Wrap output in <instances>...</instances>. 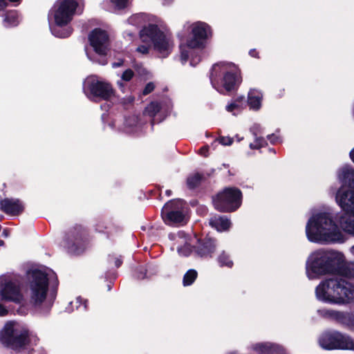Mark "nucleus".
I'll return each instance as SVG.
<instances>
[{
  "label": "nucleus",
  "mask_w": 354,
  "mask_h": 354,
  "mask_svg": "<svg viewBox=\"0 0 354 354\" xmlns=\"http://www.w3.org/2000/svg\"><path fill=\"white\" fill-rule=\"evenodd\" d=\"M171 190H167V191H166V194H167V196H170V195H171Z\"/></svg>",
  "instance_id": "13d9d810"
},
{
  "label": "nucleus",
  "mask_w": 354,
  "mask_h": 354,
  "mask_svg": "<svg viewBox=\"0 0 354 354\" xmlns=\"http://www.w3.org/2000/svg\"><path fill=\"white\" fill-rule=\"evenodd\" d=\"M134 75V73L131 69L126 70L122 75L121 78L122 80L129 82Z\"/></svg>",
  "instance_id": "72a5a7b5"
},
{
  "label": "nucleus",
  "mask_w": 354,
  "mask_h": 354,
  "mask_svg": "<svg viewBox=\"0 0 354 354\" xmlns=\"http://www.w3.org/2000/svg\"><path fill=\"white\" fill-rule=\"evenodd\" d=\"M90 45L95 55L87 53L88 58L94 63L105 65L108 63L107 53L110 49V41L108 33L100 28H95L88 35Z\"/></svg>",
  "instance_id": "9d476101"
},
{
  "label": "nucleus",
  "mask_w": 354,
  "mask_h": 354,
  "mask_svg": "<svg viewBox=\"0 0 354 354\" xmlns=\"http://www.w3.org/2000/svg\"><path fill=\"white\" fill-rule=\"evenodd\" d=\"M342 274L349 279H354V262L344 265L342 268Z\"/></svg>",
  "instance_id": "c756f323"
},
{
  "label": "nucleus",
  "mask_w": 354,
  "mask_h": 354,
  "mask_svg": "<svg viewBox=\"0 0 354 354\" xmlns=\"http://www.w3.org/2000/svg\"><path fill=\"white\" fill-rule=\"evenodd\" d=\"M253 348L260 354H286L283 348L270 343L257 344Z\"/></svg>",
  "instance_id": "4be33fe9"
},
{
  "label": "nucleus",
  "mask_w": 354,
  "mask_h": 354,
  "mask_svg": "<svg viewBox=\"0 0 354 354\" xmlns=\"http://www.w3.org/2000/svg\"><path fill=\"white\" fill-rule=\"evenodd\" d=\"M219 142L225 146L230 145L233 142V139L230 137H221L218 140Z\"/></svg>",
  "instance_id": "58836bf2"
},
{
  "label": "nucleus",
  "mask_w": 354,
  "mask_h": 354,
  "mask_svg": "<svg viewBox=\"0 0 354 354\" xmlns=\"http://www.w3.org/2000/svg\"><path fill=\"white\" fill-rule=\"evenodd\" d=\"M244 99H245V97L243 96H240V97H236L235 100H239V103L240 104H241V106L243 107V102H244Z\"/></svg>",
  "instance_id": "8fccbe9b"
},
{
  "label": "nucleus",
  "mask_w": 354,
  "mask_h": 354,
  "mask_svg": "<svg viewBox=\"0 0 354 354\" xmlns=\"http://www.w3.org/2000/svg\"><path fill=\"white\" fill-rule=\"evenodd\" d=\"M328 314L330 316L335 317L337 319H340L344 316L343 313L337 312V311H334V310L328 311Z\"/></svg>",
  "instance_id": "a19ab883"
},
{
  "label": "nucleus",
  "mask_w": 354,
  "mask_h": 354,
  "mask_svg": "<svg viewBox=\"0 0 354 354\" xmlns=\"http://www.w3.org/2000/svg\"><path fill=\"white\" fill-rule=\"evenodd\" d=\"M11 3H17L16 5H18L20 3V2L21 1V0H8Z\"/></svg>",
  "instance_id": "6e6d98bb"
},
{
  "label": "nucleus",
  "mask_w": 354,
  "mask_h": 354,
  "mask_svg": "<svg viewBox=\"0 0 354 354\" xmlns=\"http://www.w3.org/2000/svg\"><path fill=\"white\" fill-rule=\"evenodd\" d=\"M149 47L147 45H141L136 48L137 52L143 55L147 54L149 53Z\"/></svg>",
  "instance_id": "ea45409f"
},
{
  "label": "nucleus",
  "mask_w": 354,
  "mask_h": 354,
  "mask_svg": "<svg viewBox=\"0 0 354 354\" xmlns=\"http://www.w3.org/2000/svg\"><path fill=\"white\" fill-rule=\"evenodd\" d=\"M75 305H76V308L77 309H78L79 308H81V306L82 305V308L84 310H86L87 308V301L86 300H83V299H82L80 297H78L76 298L75 299Z\"/></svg>",
  "instance_id": "f704fd0d"
},
{
  "label": "nucleus",
  "mask_w": 354,
  "mask_h": 354,
  "mask_svg": "<svg viewBox=\"0 0 354 354\" xmlns=\"http://www.w3.org/2000/svg\"><path fill=\"white\" fill-rule=\"evenodd\" d=\"M315 292L319 300L331 304H348L354 300V286L342 278L322 281Z\"/></svg>",
  "instance_id": "20e7f679"
},
{
  "label": "nucleus",
  "mask_w": 354,
  "mask_h": 354,
  "mask_svg": "<svg viewBox=\"0 0 354 354\" xmlns=\"http://www.w3.org/2000/svg\"><path fill=\"white\" fill-rule=\"evenodd\" d=\"M86 232L81 225L74 226L67 234L66 246L68 252L80 254L85 248Z\"/></svg>",
  "instance_id": "dca6fc26"
},
{
  "label": "nucleus",
  "mask_w": 354,
  "mask_h": 354,
  "mask_svg": "<svg viewBox=\"0 0 354 354\" xmlns=\"http://www.w3.org/2000/svg\"><path fill=\"white\" fill-rule=\"evenodd\" d=\"M122 64H123V61L122 60H120L118 62H113L112 64V67L113 68H118V67L121 66Z\"/></svg>",
  "instance_id": "49530a36"
},
{
  "label": "nucleus",
  "mask_w": 354,
  "mask_h": 354,
  "mask_svg": "<svg viewBox=\"0 0 354 354\" xmlns=\"http://www.w3.org/2000/svg\"><path fill=\"white\" fill-rule=\"evenodd\" d=\"M343 256L332 251L319 250L313 252L306 263V274L310 279L335 273L340 268Z\"/></svg>",
  "instance_id": "39448f33"
},
{
  "label": "nucleus",
  "mask_w": 354,
  "mask_h": 354,
  "mask_svg": "<svg viewBox=\"0 0 354 354\" xmlns=\"http://www.w3.org/2000/svg\"><path fill=\"white\" fill-rule=\"evenodd\" d=\"M122 263V261L120 258H115V265L117 268H119Z\"/></svg>",
  "instance_id": "de8ad7c7"
},
{
  "label": "nucleus",
  "mask_w": 354,
  "mask_h": 354,
  "mask_svg": "<svg viewBox=\"0 0 354 354\" xmlns=\"http://www.w3.org/2000/svg\"><path fill=\"white\" fill-rule=\"evenodd\" d=\"M8 6V2L7 0H0V10H4Z\"/></svg>",
  "instance_id": "c03bdc74"
},
{
  "label": "nucleus",
  "mask_w": 354,
  "mask_h": 354,
  "mask_svg": "<svg viewBox=\"0 0 354 354\" xmlns=\"http://www.w3.org/2000/svg\"><path fill=\"white\" fill-rule=\"evenodd\" d=\"M250 131L252 133L254 137H257L258 134L261 133V127L258 124H254L251 128Z\"/></svg>",
  "instance_id": "4c0bfd02"
},
{
  "label": "nucleus",
  "mask_w": 354,
  "mask_h": 354,
  "mask_svg": "<svg viewBox=\"0 0 354 354\" xmlns=\"http://www.w3.org/2000/svg\"><path fill=\"white\" fill-rule=\"evenodd\" d=\"M319 345L327 350H353L354 341L347 335L337 331L324 333L319 339Z\"/></svg>",
  "instance_id": "4468645a"
},
{
  "label": "nucleus",
  "mask_w": 354,
  "mask_h": 354,
  "mask_svg": "<svg viewBox=\"0 0 354 354\" xmlns=\"http://www.w3.org/2000/svg\"><path fill=\"white\" fill-rule=\"evenodd\" d=\"M242 193L235 187H227L213 198L216 209L221 212H230L237 209L241 204Z\"/></svg>",
  "instance_id": "f8f14e48"
},
{
  "label": "nucleus",
  "mask_w": 354,
  "mask_h": 354,
  "mask_svg": "<svg viewBox=\"0 0 354 354\" xmlns=\"http://www.w3.org/2000/svg\"><path fill=\"white\" fill-rule=\"evenodd\" d=\"M351 252H352L353 254H354V245L351 247Z\"/></svg>",
  "instance_id": "bf43d9fd"
},
{
  "label": "nucleus",
  "mask_w": 354,
  "mask_h": 354,
  "mask_svg": "<svg viewBox=\"0 0 354 354\" xmlns=\"http://www.w3.org/2000/svg\"><path fill=\"white\" fill-rule=\"evenodd\" d=\"M0 339L3 345L18 351L27 348L29 344H36L39 340L26 327L15 322L5 325Z\"/></svg>",
  "instance_id": "0eeeda50"
},
{
  "label": "nucleus",
  "mask_w": 354,
  "mask_h": 354,
  "mask_svg": "<svg viewBox=\"0 0 354 354\" xmlns=\"http://www.w3.org/2000/svg\"><path fill=\"white\" fill-rule=\"evenodd\" d=\"M8 313V310L2 304H0V316H5Z\"/></svg>",
  "instance_id": "a18cd8bd"
},
{
  "label": "nucleus",
  "mask_w": 354,
  "mask_h": 354,
  "mask_svg": "<svg viewBox=\"0 0 354 354\" xmlns=\"http://www.w3.org/2000/svg\"><path fill=\"white\" fill-rule=\"evenodd\" d=\"M153 124H154V120H153L151 121V124H152V125H153Z\"/></svg>",
  "instance_id": "680f3d73"
},
{
  "label": "nucleus",
  "mask_w": 354,
  "mask_h": 354,
  "mask_svg": "<svg viewBox=\"0 0 354 354\" xmlns=\"http://www.w3.org/2000/svg\"><path fill=\"white\" fill-rule=\"evenodd\" d=\"M242 108L241 104L239 103V100H234L226 106V110L228 112H234L235 110H241Z\"/></svg>",
  "instance_id": "473e14b6"
},
{
  "label": "nucleus",
  "mask_w": 354,
  "mask_h": 354,
  "mask_svg": "<svg viewBox=\"0 0 354 354\" xmlns=\"http://www.w3.org/2000/svg\"><path fill=\"white\" fill-rule=\"evenodd\" d=\"M96 230H97L99 232H104V230H103L102 227L100 224L97 225Z\"/></svg>",
  "instance_id": "603ef678"
},
{
  "label": "nucleus",
  "mask_w": 354,
  "mask_h": 354,
  "mask_svg": "<svg viewBox=\"0 0 354 354\" xmlns=\"http://www.w3.org/2000/svg\"><path fill=\"white\" fill-rule=\"evenodd\" d=\"M106 233L108 234V236H109L110 232H106Z\"/></svg>",
  "instance_id": "e2e57ef3"
},
{
  "label": "nucleus",
  "mask_w": 354,
  "mask_h": 354,
  "mask_svg": "<svg viewBox=\"0 0 354 354\" xmlns=\"http://www.w3.org/2000/svg\"><path fill=\"white\" fill-rule=\"evenodd\" d=\"M142 42L153 44L154 49L162 56H168L174 46L171 35L160 30L157 25L149 24L140 32Z\"/></svg>",
  "instance_id": "1a4fd4ad"
},
{
  "label": "nucleus",
  "mask_w": 354,
  "mask_h": 354,
  "mask_svg": "<svg viewBox=\"0 0 354 354\" xmlns=\"http://www.w3.org/2000/svg\"><path fill=\"white\" fill-rule=\"evenodd\" d=\"M169 237L174 241L171 249H176L179 255L188 257L192 252L188 236L183 231L169 234Z\"/></svg>",
  "instance_id": "a211bd4d"
},
{
  "label": "nucleus",
  "mask_w": 354,
  "mask_h": 354,
  "mask_svg": "<svg viewBox=\"0 0 354 354\" xmlns=\"http://www.w3.org/2000/svg\"><path fill=\"white\" fill-rule=\"evenodd\" d=\"M268 139L272 144H275L278 142L279 138L274 134L268 136Z\"/></svg>",
  "instance_id": "37998d69"
},
{
  "label": "nucleus",
  "mask_w": 354,
  "mask_h": 354,
  "mask_svg": "<svg viewBox=\"0 0 354 354\" xmlns=\"http://www.w3.org/2000/svg\"><path fill=\"white\" fill-rule=\"evenodd\" d=\"M145 21V15L143 14H136L129 18V24L133 26H140Z\"/></svg>",
  "instance_id": "7c9ffc66"
},
{
  "label": "nucleus",
  "mask_w": 354,
  "mask_h": 354,
  "mask_svg": "<svg viewBox=\"0 0 354 354\" xmlns=\"http://www.w3.org/2000/svg\"><path fill=\"white\" fill-rule=\"evenodd\" d=\"M217 261L221 267L226 266L231 268L233 266V261L230 259V255L223 251L217 257Z\"/></svg>",
  "instance_id": "a878e982"
},
{
  "label": "nucleus",
  "mask_w": 354,
  "mask_h": 354,
  "mask_svg": "<svg viewBox=\"0 0 354 354\" xmlns=\"http://www.w3.org/2000/svg\"><path fill=\"white\" fill-rule=\"evenodd\" d=\"M209 223L212 227L219 232L227 230L231 225L230 221L226 216L218 215L211 217Z\"/></svg>",
  "instance_id": "5701e85b"
},
{
  "label": "nucleus",
  "mask_w": 354,
  "mask_h": 354,
  "mask_svg": "<svg viewBox=\"0 0 354 354\" xmlns=\"http://www.w3.org/2000/svg\"><path fill=\"white\" fill-rule=\"evenodd\" d=\"M337 221L345 232L354 235V212H343Z\"/></svg>",
  "instance_id": "412c9836"
},
{
  "label": "nucleus",
  "mask_w": 354,
  "mask_h": 354,
  "mask_svg": "<svg viewBox=\"0 0 354 354\" xmlns=\"http://www.w3.org/2000/svg\"><path fill=\"white\" fill-rule=\"evenodd\" d=\"M249 54L254 57H256L257 56V52L256 51L255 49L250 50Z\"/></svg>",
  "instance_id": "3c124183"
},
{
  "label": "nucleus",
  "mask_w": 354,
  "mask_h": 354,
  "mask_svg": "<svg viewBox=\"0 0 354 354\" xmlns=\"http://www.w3.org/2000/svg\"><path fill=\"white\" fill-rule=\"evenodd\" d=\"M337 179L342 183L335 201L344 212H354V169L345 165L337 171Z\"/></svg>",
  "instance_id": "6e6552de"
},
{
  "label": "nucleus",
  "mask_w": 354,
  "mask_h": 354,
  "mask_svg": "<svg viewBox=\"0 0 354 354\" xmlns=\"http://www.w3.org/2000/svg\"><path fill=\"white\" fill-rule=\"evenodd\" d=\"M198 273L195 270H189L183 277V285L185 286L192 285L197 278Z\"/></svg>",
  "instance_id": "bb28decb"
},
{
  "label": "nucleus",
  "mask_w": 354,
  "mask_h": 354,
  "mask_svg": "<svg viewBox=\"0 0 354 354\" xmlns=\"http://www.w3.org/2000/svg\"><path fill=\"white\" fill-rule=\"evenodd\" d=\"M0 295L1 299L21 304L24 296L21 291V281L14 274L0 277Z\"/></svg>",
  "instance_id": "ddd939ff"
},
{
  "label": "nucleus",
  "mask_w": 354,
  "mask_h": 354,
  "mask_svg": "<svg viewBox=\"0 0 354 354\" xmlns=\"http://www.w3.org/2000/svg\"><path fill=\"white\" fill-rule=\"evenodd\" d=\"M202 176L199 174H195L187 178V184L190 189H194L197 187L201 181Z\"/></svg>",
  "instance_id": "cd10ccee"
},
{
  "label": "nucleus",
  "mask_w": 354,
  "mask_h": 354,
  "mask_svg": "<svg viewBox=\"0 0 354 354\" xmlns=\"http://www.w3.org/2000/svg\"><path fill=\"white\" fill-rule=\"evenodd\" d=\"M199 61H200L199 58L195 59L194 57H192L191 60H190V64L192 65V66H194L195 64L198 63Z\"/></svg>",
  "instance_id": "09e8293b"
},
{
  "label": "nucleus",
  "mask_w": 354,
  "mask_h": 354,
  "mask_svg": "<svg viewBox=\"0 0 354 354\" xmlns=\"http://www.w3.org/2000/svg\"><path fill=\"white\" fill-rule=\"evenodd\" d=\"M0 245L3 246L4 245V241L2 240H0Z\"/></svg>",
  "instance_id": "052dcab7"
},
{
  "label": "nucleus",
  "mask_w": 354,
  "mask_h": 354,
  "mask_svg": "<svg viewBox=\"0 0 354 354\" xmlns=\"http://www.w3.org/2000/svg\"><path fill=\"white\" fill-rule=\"evenodd\" d=\"M2 235L4 236V237H8L9 234H8V230L7 229H5L3 230V232H2Z\"/></svg>",
  "instance_id": "864d4df0"
},
{
  "label": "nucleus",
  "mask_w": 354,
  "mask_h": 354,
  "mask_svg": "<svg viewBox=\"0 0 354 354\" xmlns=\"http://www.w3.org/2000/svg\"><path fill=\"white\" fill-rule=\"evenodd\" d=\"M84 91L88 95L104 100H109L114 95L113 87L109 83L94 79L88 80L85 82Z\"/></svg>",
  "instance_id": "f3484780"
},
{
  "label": "nucleus",
  "mask_w": 354,
  "mask_h": 354,
  "mask_svg": "<svg viewBox=\"0 0 354 354\" xmlns=\"http://www.w3.org/2000/svg\"><path fill=\"white\" fill-rule=\"evenodd\" d=\"M19 16L16 10H10L6 13L3 24L6 28L17 26L19 23Z\"/></svg>",
  "instance_id": "393cba45"
},
{
  "label": "nucleus",
  "mask_w": 354,
  "mask_h": 354,
  "mask_svg": "<svg viewBox=\"0 0 354 354\" xmlns=\"http://www.w3.org/2000/svg\"><path fill=\"white\" fill-rule=\"evenodd\" d=\"M161 109V106L158 102H151L145 109V113L151 117L156 115Z\"/></svg>",
  "instance_id": "c85d7f7f"
},
{
  "label": "nucleus",
  "mask_w": 354,
  "mask_h": 354,
  "mask_svg": "<svg viewBox=\"0 0 354 354\" xmlns=\"http://www.w3.org/2000/svg\"><path fill=\"white\" fill-rule=\"evenodd\" d=\"M216 248L215 239L206 237L198 241L194 246V253L202 259H210L213 257Z\"/></svg>",
  "instance_id": "6ab92c4d"
},
{
  "label": "nucleus",
  "mask_w": 354,
  "mask_h": 354,
  "mask_svg": "<svg viewBox=\"0 0 354 354\" xmlns=\"http://www.w3.org/2000/svg\"><path fill=\"white\" fill-rule=\"evenodd\" d=\"M118 85L122 89H123L124 88V84L122 82H118Z\"/></svg>",
  "instance_id": "4d7b16f0"
},
{
  "label": "nucleus",
  "mask_w": 354,
  "mask_h": 354,
  "mask_svg": "<svg viewBox=\"0 0 354 354\" xmlns=\"http://www.w3.org/2000/svg\"><path fill=\"white\" fill-rule=\"evenodd\" d=\"M129 0H111V1L118 8H124L127 6Z\"/></svg>",
  "instance_id": "c9c22d12"
},
{
  "label": "nucleus",
  "mask_w": 354,
  "mask_h": 354,
  "mask_svg": "<svg viewBox=\"0 0 354 354\" xmlns=\"http://www.w3.org/2000/svg\"><path fill=\"white\" fill-rule=\"evenodd\" d=\"M210 81L212 86L220 93L234 91L241 84L242 77L238 66L232 62H221L212 69Z\"/></svg>",
  "instance_id": "423d86ee"
},
{
  "label": "nucleus",
  "mask_w": 354,
  "mask_h": 354,
  "mask_svg": "<svg viewBox=\"0 0 354 354\" xmlns=\"http://www.w3.org/2000/svg\"><path fill=\"white\" fill-rule=\"evenodd\" d=\"M84 6L83 0H57L52 9L55 24L50 27L53 35L60 38L69 37L73 29L68 24L75 14L82 12Z\"/></svg>",
  "instance_id": "7ed1b4c3"
},
{
  "label": "nucleus",
  "mask_w": 354,
  "mask_h": 354,
  "mask_svg": "<svg viewBox=\"0 0 354 354\" xmlns=\"http://www.w3.org/2000/svg\"><path fill=\"white\" fill-rule=\"evenodd\" d=\"M306 234L311 242L320 243H343L344 236L330 214L322 212L313 216L308 221Z\"/></svg>",
  "instance_id": "f257e3e1"
},
{
  "label": "nucleus",
  "mask_w": 354,
  "mask_h": 354,
  "mask_svg": "<svg viewBox=\"0 0 354 354\" xmlns=\"http://www.w3.org/2000/svg\"><path fill=\"white\" fill-rule=\"evenodd\" d=\"M49 281L58 284L57 278L53 270H35L32 272L30 283V301L41 313H47L55 299V292L47 295Z\"/></svg>",
  "instance_id": "f03ea898"
},
{
  "label": "nucleus",
  "mask_w": 354,
  "mask_h": 354,
  "mask_svg": "<svg viewBox=\"0 0 354 354\" xmlns=\"http://www.w3.org/2000/svg\"><path fill=\"white\" fill-rule=\"evenodd\" d=\"M154 88H155V86H154L153 83L149 82L145 86V87L142 91V94L144 95H148L149 93L152 92L154 90Z\"/></svg>",
  "instance_id": "e433bc0d"
},
{
  "label": "nucleus",
  "mask_w": 354,
  "mask_h": 354,
  "mask_svg": "<svg viewBox=\"0 0 354 354\" xmlns=\"http://www.w3.org/2000/svg\"><path fill=\"white\" fill-rule=\"evenodd\" d=\"M350 157L352 161L354 162V149L350 152Z\"/></svg>",
  "instance_id": "5fc2aeb1"
},
{
  "label": "nucleus",
  "mask_w": 354,
  "mask_h": 354,
  "mask_svg": "<svg viewBox=\"0 0 354 354\" xmlns=\"http://www.w3.org/2000/svg\"><path fill=\"white\" fill-rule=\"evenodd\" d=\"M161 216L168 225L183 224L185 220V204L182 200H173L162 209Z\"/></svg>",
  "instance_id": "2eb2a0df"
},
{
  "label": "nucleus",
  "mask_w": 354,
  "mask_h": 354,
  "mask_svg": "<svg viewBox=\"0 0 354 354\" xmlns=\"http://www.w3.org/2000/svg\"><path fill=\"white\" fill-rule=\"evenodd\" d=\"M263 94L257 89H250L248 95V104L251 109L259 110L261 106Z\"/></svg>",
  "instance_id": "b1692460"
},
{
  "label": "nucleus",
  "mask_w": 354,
  "mask_h": 354,
  "mask_svg": "<svg viewBox=\"0 0 354 354\" xmlns=\"http://www.w3.org/2000/svg\"><path fill=\"white\" fill-rule=\"evenodd\" d=\"M208 150H209L208 146H203L199 149V153L201 156L207 157L208 156Z\"/></svg>",
  "instance_id": "79ce46f5"
},
{
  "label": "nucleus",
  "mask_w": 354,
  "mask_h": 354,
  "mask_svg": "<svg viewBox=\"0 0 354 354\" xmlns=\"http://www.w3.org/2000/svg\"><path fill=\"white\" fill-rule=\"evenodd\" d=\"M24 209L22 202L16 198H5L0 201V209L6 214L16 216Z\"/></svg>",
  "instance_id": "aec40b11"
},
{
  "label": "nucleus",
  "mask_w": 354,
  "mask_h": 354,
  "mask_svg": "<svg viewBox=\"0 0 354 354\" xmlns=\"http://www.w3.org/2000/svg\"><path fill=\"white\" fill-rule=\"evenodd\" d=\"M266 145L267 142L263 138L257 136L255 137L254 142L250 144V147L252 149H257L266 146Z\"/></svg>",
  "instance_id": "2f4dec72"
},
{
  "label": "nucleus",
  "mask_w": 354,
  "mask_h": 354,
  "mask_svg": "<svg viewBox=\"0 0 354 354\" xmlns=\"http://www.w3.org/2000/svg\"><path fill=\"white\" fill-rule=\"evenodd\" d=\"M192 32L193 38L188 40L186 44H180V59L185 64L190 55H192L195 48H200L203 46L204 41L211 33L210 27L203 22H196L192 24Z\"/></svg>",
  "instance_id": "9b49d317"
}]
</instances>
